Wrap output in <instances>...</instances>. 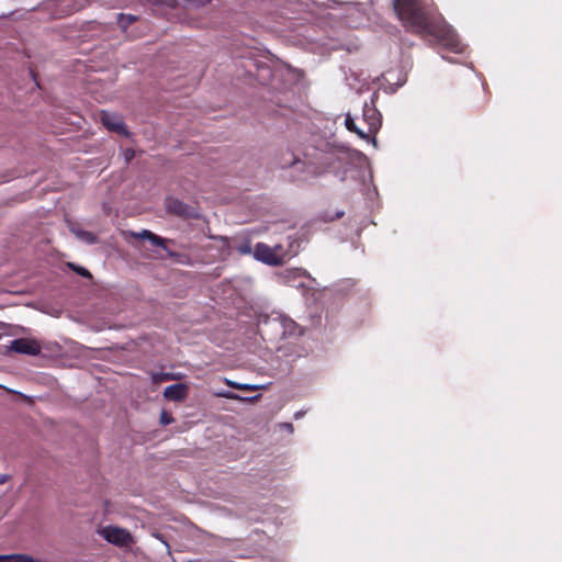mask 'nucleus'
<instances>
[{
  "label": "nucleus",
  "mask_w": 562,
  "mask_h": 562,
  "mask_svg": "<svg viewBox=\"0 0 562 562\" xmlns=\"http://www.w3.org/2000/svg\"><path fill=\"white\" fill-rule=\"evenodd\" d=\"M393 8L407 31L460 52L459 40L431 0H393Z\"/></svg>",
  "instance_id": "1"
},
{
  "label": "nucleus",
  "mask_w": 562,
  "mask_h": 562,
  "mask_svg": "<svg viewBox=\"0 0 562 562\" xmlns=\"http://www.w3.org/2000/svg\"><path fill=\"white\" fill-rule=\"evenodd\" d=\"M374 95L371 98V102H366L362 109V121L367 124V133L375 135L382 125V117L374 103Z\"/></svg>",
  "instance_id": "2"
},
{
  "label": "nucleus",
  "mask_w": 562,
  "mask_h": 562,
  "mask_svg": "<svg viewBox=\"0 0 562 562\" xmlns=\"http://www.w3.org/2000/svg\"><path fill=\"white\" fill-rule=\"evenodd\" d=\"M281 250L280 246H276L274 248L268 246L263 243H258L255 247V258L268 263V265H280L282 263V256L279 252Z\"/></svg>",
  "instance_id": "3"
},
{
  "label": "nucleus",
  "mask_w": 562,
  "mask_h": 562,
  "mask_svg": "<svg viewBox=\"0 0 562 562\" xmlns=\"http://www.w3.org/2000/svg\"><path fill=\"white\" fill-rule=\"evenodd\" d=\"M102 536L111 543L116 546H130L133 542L131 533L123 528L108 526L102 530Z\"/></svg>",
  "instance_id": "4"
},
{
  "label": "nucleus",
  "mask_w": 562,
  "mask_h": 562,
  "mask_svg": "<svg viewBox=\"0 0 562 562\" xmlns=\"http://www.w3.org/2000/svg\"><path fill=\"white\" fill-rule=\"evenodd\" d=\"M10 350L16 353L36 356L41 352V345L29 338H18L11 341Z\"/></svg>",
  "instance_id": "5"
},
{
  "label": "nucleus",
  "mask_w": 562,
  "mask_h": 562,
  "mask_svg": "<svg viewBox=\"0 0 562 562\" xmlns=\"http://www.w3.org/2000/svg\"><path fill=\"white\" fill-rule=\"evenodd\" d=\"M166 206L168 212L171 214L186 218H199V213L194 207L183 203L178 199H168Z\"/></svg>",
  "instance_id": "6"
},
{
  "label": "nucleus",
  "mask_w": 562,
  "mask_h": 562,
  "mask_svg": "<svg viewBox=\"0 0 562 562\" xmlns=\"http://www.w3.org/2000/svg\"><path fill=\"white\" fill-rule=\"evenodd\" d=\"M101 122L111 132H115L120 135L128 134L122 119L114 113L102 111L101 112Z\"/></svg>",
  "instance_id": "7"
},
{
  "label": "nucleus",
  "mask_w": 562,
  "mask_h": 562,
  "mask_svg": "<svg viewBox=\"0 0 562 562\" xmlns=\"http://www.w3.org/2000/svg\"><path fill=\"white\" fill-rule=\"evenodd\" d=\"M164 396L168 401L182 402L188 396V386L183 383L169 385L164 390Z\"/></svg>",
  "instance_id": "8"
},
{
  "label": "nucleus",
  "mask_w": 562,
  "mask_h": 562,
  "mask_svg": "<svg viewBox=\"0 0 562 562\" xmlns=\"http://www.w3.org/2000/svg\"><path fill=\"white\" fill-rule=\"evenodd\" d=\"M131 236L133 238H136V239H147L149 240L153 245L155 246H158V247H161L164 249H166V239H164L162 237L154 234L153 232L148 231V229H143L142 232L139 233H136V232H131Z\"/></svg>",
  "instance_id": "9"
},
{
  "label": "nucleus",
  "mask_w": 562,
  "mask_h": 562,
  "mask_svg": "<svg viewBox=\"0 0 562 562\" xmlns=\"http://www.w3.org/2000/svg\"><path fill=\"white\" fill-rule=\"evenodd\" d=\"M215 395L218 397L227 398V400L248 402V403H255L261 398V394H257V395L250 396V397H244V396H240L239 394L231 392V391L218 392Z\"/></svg>",
  "instance_id": "10"
},
{
  "label": "nucleus",
  "mask_w": 562,
  "mask_h": 562,
  "mask_svg": "<svg viewBox=\"0 0 562 562\" xmlns=\"http://www.w3.org/2000/svg\"><path fill=\"white\" fill-rule=\"evenodd\" d=\"M345 126L349 132L357 134L362 139H369V133L359 128L350 114L346 115Z\"/></svg>",
  "instance_id": "11"
},
{
  "label": "nucleus",
  "mask_w": 562,
  "mask_h": 562,
  "mask_svg": "<svg viewBox=\"0 0 562 562\" xmlns=\"http://www.w3.org/2000/svg\"><path fill=\"white\" fill-rule=\"evenodd\" d=\"M225 384L232 389L241 390V391H258V390L263 389L262 385L238 383V382L231 381L228 379H225Z\"/></svg>",
  "instance_id": "12"
},
{
  "label": "nucleus",
  "mask_w": 562,
  "mask_h": 562,
  "mask_svg": "<svg viewBox=\"0 0 562 562\" xmlns=\"http://www.w3.org/2000/svg\"><path fill=\"white\" fill-rule=\"evenodd\" d=\"M136 21V18L133 15H125L123 13H120L117 16V24L120 27L125 31L128 25L134 23Z\"/></svg>",
  "instance_id": "13"
},
{
  "label": "nucleus",
  "mask_w": 562,
  "mask_h": 562,
  "mask_svg": "<svg viewBox=\"0 0 562 562\" xmlns=\"http://www.w3.org/2000/svg\"><path fill=\"white\" fill-rule=\"evenodd\" d=\"M68 267H69L72 271L77 272V273H78L79 276H81V277H85V278H88V279H91V278H92V274L89 272V270H87V269H86V268H83V267H80V266H78V265H76V263H71V262H69V263H68Z\"/></svg>",
  "instance_id": "14"
},
{
  "label": "nucleus",
  "mask_w": 562,
  "mask_h": 562,
  "mask_svg": "<svg viewBox=\"0 0 562 562\" xmlns=\"http://www.w3.org/2000/svg\"><path fill=\"white\" fill-rule=\"evenodd\" d=\"M78 236L88 244H94L97 241L95 235L91 232L80 231Z\"/></svg>",
  "instance_id": "15"
},
{
  "label": "nucleus",
  "mask_w": 562,
  "mask_h": 562,
  "mask_svg": "<svg viewBox=\"0 0 562 562\" xmlns=\"http://www.w3.org/2000/svg\"><path fill=\"white\" fill-rule=\"evenodd\" d=\"M173 420L175 419L170 413H168L167 411L161 412V414H160V424L161 425L167 426V425L173 423Z\"/></svg>",
  "instance_id": "16"
},
{
  "label": "nucleus",
  "mask_w": 562,
  "mask_h": 562,
  "mask_svg": "<svg viewBox=\"0 0 562 562\" xmlns=\"http://www.w3.org/2000/svg\"><path fill=\"white\" fill-rule=\"evenodd\" d=\"M297 162H300V160H299V159H296V158L292 155V156H291V158H290V159H288V160H285L281 166H282L283 168H285V167H291V166H293V165H295V164H297Z\"/></svg>",
  "instance_id": "17"
},
{
  "label": "nucleus",
  "mask_w": 562,
  "mask_h": 562,
  "mask_svg": "<svg viewBox=\"0 0 562 562\" xmlns=\"http://www.w3.org/2000/svg\"><path fill=\"white\" fill-rule=\"evenodd\" d=\"M124 156H125V160L126 162L131 161L134 156H135V153L133 149H126L125 153H124Z\"/></svg>",
  "instance_id": "18"
},
{
  "label": "nucleus",
  "mask_w": 562,
  "mask_h": 562,
  "mask_svg": "<svg viewBox=\"0 0 562 562\" xmlns=\"http://www.w3.org/2000/svg\"><path fill=\"white\" fill-rule=\"evenodd\" d=\"M238 251L240 254H250L251 248H250V246L248 244H245V245H241V246L238 247Z\"/></svg>",
  "instance_id": "19"
},
{
  "label": "nucleus",
  "mask_w": 562,
  "mask_h": 562,
  "mask_svg": "<svg viewBox=\"0 0 562 562\" xmlns=\"http://www.w3.org/2000/svg\"><path fill=\"white\" fill-rule=\"evenodd\" d=\"M13 554H0V562H12Z\"/></svg>",
  "instance_id": "20"
},
{
  "label": "nucleus",
  "mask_w": 562,
  "mask_h": 562,
  "mask_svg": "<svg viewBox=\"0 0 562 562\" xmlns=\"http://www.w3.org/2000/svg\"><path fill=\"white\" fill-rule=\"evenodd\" d=\"M7 480H8L7 475L0 474V484H3L4 482H7Z\"/></svg>",
  "instance_id": "21"
},
{
  "label": "nucleus",
  "mask_w": 562,
  "mask_h": 562,
  "mask_svg": "<svg viewBox=\"0 0 562 562\" xmlns=\"http://www.w3.org/2000/svg\"><path fill=\"white\" fill-rule=\"evenodd\" d=\"M342 215H344V212H338V213L336 214V218H339V217H341Z\"/></svg>",
  "instance_id": "22"
}]
</instances>
